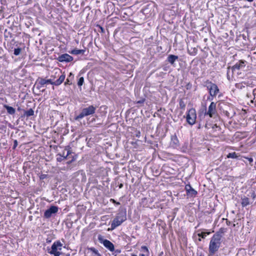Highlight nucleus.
I'll list each match as a JSON object with an SVG mask.
<instances>
[{"label":"nucleus","instance_id":"nucleus-1","mask_svg":"<svg viewBox=\"0 0 256 256\" xmlns=\"http://www.w3.org/2000/svg\"><path fill=\"white\" fill-rule=\"evenodd\" d=\"M222 243L221 236L218 234H215L212 237L209 247H208V256H214L218 250Z\"/></svg>","mask_w":256,"mask_h":256},{"label":"nucleus","instance_id":"nucleus-2","mask_svg":"<svg viewBox=\"0 0 256 256\" xmlns=\"http://www.w3.org/2000/svg\"><path fill=\"white\" fill-rule=\"evenodd\" d=\"M96 107L93 105H90L88 107L84 108L79 114L74 116V120L79 121L85 116L93 114L96 112Z\"/></svg>","mask_w":256,"mask_h":256},{"label":"nucleus","instance_id":"nucleus-3","mask_svg":"<svg viewBox=\"0 0 256 256\" xmlns=\"http://www.w3.org/2000/svg\"><path fill=\"white\" fill-rule=\"evenodd\" d=\"M204 87L206 88L208 91L209 94L212 98L216 97L220 92V90L218 86L209 80H206L204 82Z\"/></svg>","mask_w":256,"mask_h":256},{"label":"nucleus","instance_id":"nucleus-4","mask_svg":"<svg viewBox=\"0 0 256 256\" xmlns=\"http://www.w3.org/2000/svg\"><path fill=\"white\" fill-rule=\"evenodd\" d=\"M196 110L194 108L190 109L186 116V122L190 126H192L196 123Z\"/></svg>","mask_w":256,"mask_h":256},{"label":"nucleus","instance_id":"nucleus-5","mask_svg":"<svg viewBox=\"0 0 256 256\" xmlns=\"http://www.w3.org/2000/svg\"><path fill=\"white\" fill-rule=\"evenodd\" d=\"M62 246V244L60 242V240H57L54 242L51 248H50L48 247L47 248L48 252L51 254H54V256H60L61 252L58 251V246Z\"/></svg>","mask_w":256,"mask_h":256},{"label":"nucleus","instance_id":"nucleus-6","mask_svg":"<svg viewBox=\"0 0 256 256\" xmlns=\"http://www.w3.org/2000/svg\"><path fill=\"white\" fill-rule=\"evenodd\" d=\"M58 211V208L56 206H51L46 210L44 214V218L46 219L54 216Z\"/></svg>","mask_w":256,"mask_h":256},{"label":"nucleus","instance_id":"nucleus-7","mask_svg":"<svg viewBox=\"0 0 256 256\" xmlns=\"http://www.w3.org/2000/svg\"><path fill=\"white\" fill-rule=\"evenodd\" d=\"M98 242L103 244L104 246L110 251L114 250V244L110 240L104 239V236L101 234L98 236Z\"/></svg>","mask_w":256,"mask_h":256},{"label":"nucleus","instance_id":"nucleus-8","mask_svg":"<svg viewBox=\"0 0 256 256\" xmlns=\"http://www.w3.org/2000/svg\"><path fill=\"white\" fill-rule=\"evenodd\" d=\"M204 110V115H208L210 118H212L216 114V103L212 102L208 108V110H206V106H205Z\"/></svg>","mask_w":256,"mask_h":256},{"label":"nucleus","instance_id":"nucleus-9","mask_svg":"<svg viewBox=\"0 0 256 256\" xmlns=\"http://www.w3.org/2000/svg\"><path fill=\"white\" fill-rule=\"evenodd\" d=\"M45 84H48L46 82V80L45 78L39 77L36 80L34 86H36V88L40 90V91L44 92L45 90L44 88L41 90L42 88L44 87Z\"/></svg>","mask_w":256,"mask_h":256},{"label":"nucleus","instance_id":"nucleus-10","mask_svg":"<svg viewBox=\"0 0 256 256\" xmlns=\"http://www.w3.org/2000/svg\"><path fill=\"white\" fill-rule=\"evenodd\" d=\"M247 62L245 60H240L234 65L232 66V72L234 73L236 70H240L244 68Z\"/></svg>","mask_w":256,"mask_h":256},{"label":"nucleus","instance_id":"nucleus-11","mask_svg":"<svg viewBox=\"0 0 256 256\" xmlns=\"http://www.w3.org/2000/svg\"><path fill=\"white\" fill-rule=\"evenodd\" d=\"M56 60L60 62H68L72 61L74 58L72 56L68 54H64L60 55L58 58H56Z\"/></svg>","mask_w":256,"mask_h":256},{"label":"nucleus","instance_id":"nucleus-12","mask_svg":"<svg viewBox=\"0 0 256 256\" xmlns=\"http://www.w3.org/2000/svg\"><path fill=\"white\" fill-rule=\"evenodd\" d=\"M178 60V56L174 54H169L166 58V62L170 63L172 66H176V62Z\"/></svg>","mask_w":256,"mask_h":256},{"label":"nucleus","instance_id":"nucleus-13","mask_svg":"<svg viewBox=\"0 0 256 256\" xmlns=\"http://www.w3.org/2000/svg\"><path fill=\"white\" fill-rule=\"evenodd\" d=\"M124 222L121 220L119 218L116 216V218L112 220L111 224V230H113L116 227L120 226Z\"/></svg>","mask_w":256,"mask_h":256},{"label":"nucleus","instance_id":"nucleus-14","mask_svg":"<svg viewBox=\"0 0 256 256\" xmlns=\"http://www.w3.org/2000/svg\"><path fill=\"white\" fill-rule=\"evenodd\" d=\"M119 218L121 220L124 222L126 220V210L120 209L118 215L116 216Z\"/></svg>","mask_w":256,"mask_h":256},{"label":"nucleus","instance_id":"nucleus-15","mask_svg":"<svg viewBox=\"0 0 256 256\" xmlns=\"http://www.w3.org/2000/svg\"><path fill=\"white\" fill-rule=\"evenodd\" d=\"M34 115V111L32 108H30L28 110H24V114H22L20 118H28L30 116H33Z\"/></svg>","mask_w":256,"mask_h":256},{"label":"nucleus","instance_id":"nucleus-16","mask_svg":"<svg viewBox=\"0 0 256 256\" xmlns=\"http://www.w3.org/2000/svg\"><path fill=\"white\" fill-rule=\"evenodd\" d=\"M252 202H251L247 196H244L241 198V204L242 208L246 207L247 206L252 204Z\"/></svg>","mask_w":256,"mask_h":256},{"label":"nucleus","instance_id":"nucleus-17","mask_svg":"<svg viewBox=\"0 0 256 256\" xmlns=\"http://www.w3.org/2000/svg\"><path fill=\"white\" fill-rule=\"evenodd\" d=\"M152 203V201H148V200L146 198H144L141 199V201L140 202V206L143 208H148L150 206V204Z\"/></svg>","mask_w":256,"mask_h":256},{"label":"nucleus","instance_id":"nucleus-18","mask_svg":"<svg viewBox=\"0 0 256 256\" xmlns=\"http://www.w3.org/2000/svg\"><path fill=\"white\" fill-rule=\"evenodd\" d=\"M224 114L228 118H232L235 114L234 110L230 108L228 110H225L223 111Z\"/></svg>","mask_w":256,"mask_h":256},{"label":"nucleus","instance_id":"nucleus-19","mask_svg":"<svg viewBox=\"0 0 256 256\" xmlns=\"http://www.w3.org/2000/svg\"><path fill=\"white\" fill-rule=\"evenodd\" d=\"M4 108L6 110L8 114L10 115H14L16 113V110L12 106H9L6 104L4 105Z\"/></svg>","mask_w":256,"mask_h":256},{"label":"nucleus","instance_id":"nucleus-20","mask_svg":"<svg viewBox=\"0 0 256 256\" xmlns=\"http://www.w3.org/2000/svg\"><path fill=\"white\" fill-rule=\"evenodd\" d=\"M65 74H62L60 76L59 78L54 82V85L56 86H60L62 83L65 79Z\"/></svg>","mask_w":256,"mask_h":256},{"label":"nucleus","instance_id":"nucleus-21","mask_svg":"<svg viewBox=\"0 0 256 256\" xmlns=\"http://www.w3.org/2000/svg\"><path fill=\"white\" fill-rule=\"evenodd\" d=\"M86 52L85 50H78L76 48H74L71 51H69V53L74 55H78L80 54H84Z\"/></svg>","mask_w":256,"mask_h":256},{"label":"nucleus","instance_id":"nucleus-22","mask_svg":"<svg viewBox=\"0 0 256 256\" xmlns=\"http://www.w3.org/2000/svg\"><path fill=\"white\" fill-rule=\"evenodd\" d=\"M171 143L172 146L176 147L179 145V140L176 135L172 136L171 138Z\"/></svg>","mask_w":256,"mask_h":256},{"label":"nucleus","instance_id":"nucleus-23","mask_svg":"<svg viewBox=\"0 0 256 256\" xmlns=\"http://www.w3.org/2000/svg\"><path fill=\"white\" fill-rule=\"evenodd\" d=\"M240 155H238L236 152H230L227 156V158H235L238 160H240Z\"/></svg>","mask_w":256,"mask_h":256},{"label":"nucleus","instance_id":"nucleus-24","mask_svg":"<svg viewBox=\"0 0 256 256\" xmlns=\"http://www.w3.org/2000/svg\"><path fill=\"white\" fill-rule=\"evenodd\" d=\"M74 78V75L70 72L64 82V85H71L72 84V80Z\"/></svg>","mask_w":256,"mask_h":256},{"label":"nucleus","instance_id":"nucleus-25","mask_svg":"<svg viewBox=\"0 0 256 256\" xmlns=\"http://www.w3.org/2000/svg\"><path fill=\"white\" fill-rule=\"evenodd\" d=\"M227 78L228 80H230L233 78L234 73L232 72V68L229 66L227 68Z\"/></svg>","mask_w":256,"mask_h":256},{"label":"nucleus","instance_id":"nucleus-26","mask_svg":"<svg viewBox=\"0 0 256 256\" xmlns=\"http://www.w3.org/2000/svg\"><path fill=\"white\" fill-rule=\"evenodd\" d=\"M198 194L197 192L194 190L193 188L190 189L188 191L186 192L187 196L190 197H194Z\"/></svg>","mask_w":256,"mask_h":256},{"label":"nucleus","instance_id":"nucleus-27","mask_svg":"<svg viewBox=\"0 0 256 256\" xmlns=\"http://www.w3.org/2000/svg\"><path fill=\"white\" fill-rule=\"evenodd\" d=\"M188 52L190 56H196L198 52V49L196 48H188Z\"/></svg>","mask_w":256,"mask_h":256},{"label":"nucleus","instance_id":"nucleus-28","mask_svg":"<svg viewBox=\"0 0 256 256\" xmlns=\"http://www.w3.org/2000/svg\"><path fill=\"white\" fill-rule=\"evenodd\" d=\"M64 150H66V154H65V151H64L62 152V155H64V160L68 159L71 156L72 154V150L70 149L66 150L65 149Z\"/></svg>","mask_w":256,"mask_h":256},{"label":"nucleus","instance_id":"nucleus-29","mask_svg":"<svg viewBox=\"0 0 256 256\" xmlns=\"http://www.w3.org/2000/svg\"><path fill=\"white\" fill-rule=\"evenodd\" d=\"M248 196L251 197L252 200H254L256 198V193L254 190H251L249 194H248Z\"/></svg>","mask_w":256,"mask_h":256},{"label":"nucleus","instance_id":"nucleus-30","mask_svg":"<svg viewBox=\"0 0 256 256\" xmlns=\"http://www.w3.org/2000/svg\"><path fill=\"white\" fill-rule=\"evenodd\" d=\"M180 108L182 110H184L186 108V104L183 99L181 98L179 100Z\"/></svg>","mask_w":256,"mask_h":256},{"label":"nucleus","instance_id":"nucleus-31","mask_svg":"<svg viewBox=\"0 0 256 256\" xmlns=\"http://www.w3.org/2000/svg\"><path fill=\"white\" fill-rule=\"evenodd\" d=\"M110 252H112V254L114 256H116L117 254L121 252V250L120 249H115L114 246V250H110Z\"/></svg>","mask_w":256,"mask_h":256},{"label":"nucleus","instance_id":"nucleus-32","mask_svg":"<svg viewBox=\"0 0 256 256\" xmlns=\"http://www.w3.org/2000/svg\"><path fill=\"white\" fill-rule=\"evenodd\" d=\"M4 36L6 38H12V34L7 30H6L4 32Z\"/></svg>","mask_w":256,"mask_h":256},{"label":"nucleus","instance_id":"nucleus-33","mask_svg":"<svg viewBox=\"0 0 256 256\" xmlns=\"http://www.w3.org/2000/svg\"><path fill=\"white\" fill-rule=\"evenodd\" d=\"M210 234V232H202L200 233H198V236L200 237V238H205L206 236V234Z\"/></svg>","mask_w":256,"mask_h":256},{"label":"nucleus","instance_id":"nucleus-34","mask_svg":"<svg viewBox=\"0 0 256 256\" xmlns=\"http://www.w3.org/2000/svg\"><path fill=\"white\" fill-rule=\"evenodd\" d=\"M64 160V155L62 154H57L56 161L58 162H61Z\"/></svg>","mask_w":256,"mask_h":256},{"label":"nucleus","instance_id":"nucleus-35","mask_svg":"<svg viewBox=\"0 0 256 256\" xmlns=\"http://www.w3.org/2000/svg\"><path fill=\"white\" fill-rule=\"evenodd\" d=\"M225 232H226V228H221L218 232H217L216 234H218L219 235L221 236V238H222V234H224Z\"/></svg>","mask_w":256,"mask_h":256},{"label":"nucleus","instance_id":"nucleus-36","mask_svg":"<svg viewBox=\"0 0 256 256\" xmlns=\"http://www.w3.org/2000/svg\"><path fill=\"white\" fill-rule=\"evenodd\" d=\"M140 250L143 252H144L150 254V252L148 247L145 246H141Z\"/></svg>","mask_w":256,"mask_h":256},{"label":"nucleus","instance_id":"nucleus-37","mask_svg":"<svg viewBox=\"0 0 256 256\" xmlns=\"http://www.w3.org/2000/svg\"><path fill=\"white\" fill-rule=\"evenodd\" d=\"M84 82V78L83 77H80L79 78L78 82V86L79 87H80Z\"/></svg>","mask_w":256,"mask_h":256},{"label":"nucleus","instance_id":"nucleus-38","mask_svg":"<svg viewBox=\"0 0 256 256\" xmlns=\"http://www.w3.org/2000/svg\"><path fill=\"white\" fill-rule=\"evenodd\" d=\"M22 51V48H18L14 49V54L15 56H18L20 54V52Z\"/></svg>","mask_w":256,"mask_h":256},{"label":"nucleus","instance_id":"nucleus-39","mask_svg":"<svg viewBox=\"0 0 256 256\" xmlns=\"http://www.w3.org/2000/svg\"><path fill=\"white\" fill-rule=\"evenodd\" d=\"M242 84L245 85L246 86H249L250 88H254V84H252V82H242Z\"/></svg>","mask_w":256,"mask_h":256},{"label":"nucleus","instance_id":"nucleus-40","mask_svg":"<svg viewBox=\"0 0 256 256\" xmlns=\"http://www.w3.org/2000/svg\"><path fill=\"white\" fill-rule=\"evenodd\" d=\"M244 158L246 159L249 162V163L250 166H252V163L253 162V158L252 157L248 158V157L244 156Z\"/></svg>","mask_w":256,"mask_h":256},{"label":"nucleus","instance_id":"nucleus-41","mask_svg":"<svg viewBox=\"0 0 256 256\" xmlns=\"http://www.w3.org/2000/svg\"><path fill=\"white\" fill-rule=\"evenodd\" d=\"M192 188L190 184H186L185 186V190H186V192L188 191Z\"/></svg>","mask_w":256,"mask_h":256},{"label":"nucleus","instance_id":"nucleus-42","mask_svg":"<svg viewBox=\"0 0 256 256\" xmlns=\"http://www.w3.org/2000/svg\"><path fill=\"white\" fill-rule=\"evenodd\" d=\"M89 250L94 254L98 252L97 250H96L93 247L90 248Z\"/></svg>","mask_w":256,"mask_h":256},{"label":"nucleus","instance_id":"nucleus-43","mask_svg":"<svg viewBox=\"0 0 256 256\" xmlns=\"http://www.w3.org/2000/svg\"><path fill=\"white\" fill-rule=\"evenodd\" d=\"M18 146V141L17 140H14V146H12V149L14 150L16 146Z\"/></svg>","mask_w":256,"mask_h":256},{"label":"nucleus","instance_id":"nucleus-44","mask_svg":"<svg viewBox=\"0 0 256 256\" xmlns=\"http://www.w3.org/2000/svg\"><path fill=\"white\" fill-rule=\"evenodd\" d=\"M54 82H53L51 79L46 80V82L48 84H51L52 85H54Z\"/></svg>","mask_w":256,"mask_h":256},{"label":"nucleus","instance_id":"nucleus-45","mask_svg":"<svg viewBox=\"0 0 256 256\" xmlns=\"http://www.w3.org/2000/svg\"><path fill=\"white\" fill-rule=\"evenodd\" d=\"M145 101V98H142L140 100L136 102V104H144Z\"/></svg>","mask_w":256,"mask_h":256},{"label":"nucleus","instance_id":"nucleus-46","mask_svg":"<svg viewBox=\"0 0 256 256\" xmlns=\"http://www.w3.org/2000/svg\"><path fill=\"white\" fill-rule=\"evenodd\" d=\"M110 201L112 202V203L116 204V205H120V202H116L114 199L111 198L110 200Z\"/></svg>","mask_w":256,"mask_h":256},{"label":"nucleus","instance_id":"nucleus-47","mask_svg":"<svg viewBox=\"0 0 256 256\" xmlns=\"http://www.w3.org/2000/svg\"><path fill=\"white\" fill-rule=\"evenodd\" d=\"M72 159L71 160H69V161L67 162L66 164H71L72 162H74V160H75L76 158H74V156H72Z\"/></svg>","mask_w":256,"mask_h":256},{"label":"nucleus","instance_id":"nucleus-48","mask_svg":"<svg viewBox=\"0 0 256 256\" xmlns=\"http://www.w3.org/2000/svg\"><path fill=\"white\" fill-rule=\"evenodd\" d=\"M47 177V175L46 174H42L40 176V178L41 180H43L46 178Z\"/></svg>","mask_w":256,"mask_h":256},{"label":"nucleus","instance_id":"nucleus-49","mask_svg":"<svg viewBox=\"0 0 256 256\" xmlns=\"http://www.w3.org/2000/svg\"><path fill=\"white\" fill-rule=\"evenodd\" d=\"M162 68L163 70L164 71H167L169 68V66H162Z\"/></svg>","mask_w":256,"mask_h":256},{"label":"nucleus","instance_id":"nucleus-50","mask_svg":"<svg viewBox=\"0 0 256 256\" xmlns=\"http://www.w3.org/2000/svg\"><path fill=\"white\" fill-rule=\"evenodd\" d=\"M140 256H150V254L146 253V254H140Z\"/></svg>","mask_w":256,"mask_h":256},{"label":"nucleus","instance_id":"nucleus-51","mask_svg":"<svg viewBox=\"0 0 256 256\" xmlns=\"http://www.w3.org/2000/svg\"><path fill=\"white\" fill-rule=\"evenodd\" d=\"M17 110L18 111V112H21V111H23L24 112V109L18 106L17 108Z\"/></svg>","mask_w":256,"mask_h":256},{"label":"nucleus","instance_id":"nucleus-52","mask_svg":"<svg viewBox=\"0 0 256 256\" xmlns=\"http://www.w3.org/2000/svg\"><path fill=\"white\" fill-rule=\"evenodd\" d=\"M150 40H152V36H151L148 40H146V42L148 43V42H150Z\"/></svg>","mask_w":256,"mask_h":256},{"label":"nucleus","instance_id":"nucleus-53","mask_svg":"<svg viewBox=\"0 0 256 256\" xmlns=\"http://www.w3.org/2000/svg\"><path fill=\"white\" fill-rule=\"evenodd\" d=\"M214 98H212L210 95L208 97L207 100H212Z\"/></svg>","mask_w":256,"mask_h":256},{"label":"nucleus","instance_id":"nucleus-54","mask_svg":"<svg viewBox=\"0 0 256 256\" xmlns=\"http://www.w3.org/2000/svg\"><path fill=\"white\" fill-rule=\"evenodd\" d=\"M118 187H119L120 188H122L123 187V184H122V183L118 184Z\"/></svg>","mask_w":256,"mask_h":256},{"label":"nucleus","instance_id":"nucleus-55","mask_svg":"<svg viewBox=\"0 0 256 256\" xmlns=\"http://www.w3.org/2000/svg\"><path fill=\"white\" fill-rule=\"evenodd\" d=\"M245 86H245V85H244V84H242V85H241V86H240V89H242V88H244Z\"/></svg>","mask_w":256,"mask_h":256},{"label":"nucleus","instance_id":"nucleus-56","mask_svg":"<svg viewBox=\"0 0 256 256\" xmlns=\"http://www.w3.org/2000/svg\"><path fill=\"white\" fill-rule=\"evenodd\" d=\"M46 242L47 243H50L51 242V240H50L49 238H47L46 240Z\"/></svg>","mask_w":256,"mask_h":256},{"label":"nucleus","instance_id":"nucleus-57","mask_svg":"<svg viewBox=\"0 0 256 256\" xmlns=\"http://www.w3.org/2000/svg\"><path fill=\"white\" fill-rule=\"evenodd\" d=\"M94 256H102L101 254L98 252L96 254H95V255Z\"/></svg>","mask_w":256,"mask_h":256},{"label":"nucleus","instance_id":"nucleus-58","mask_svg":"<svg viewBox=\"0 0 256 256\" xmlns=\"http://www.w3.org/2000/svg\"><path fill=\"white\" fill-rule=\"evenodd\" d=\"M100 28L101 29L102 32H104V29L102 27L100 26Z\"/></svg>","mask_w":256,"mask_h":256},{"label":"nucleus","instance_id":"nucleus-59","mask_svg":"<svg viewBox=\"0 0 256 256\" xmlns=\"http://www.w3.org/2000/svg\"><path fill=\"white\" fill-rule=\"evenodd\" d=\"M62 250V246H58V250Z\"/></svg>","mask_w":256,"mask_h":256},{"label":"nucleus","instance_id":"nucleus-60","mask_svg":"<svg viewBox=\"0 0 256 256\" xmlns=\"http://www.w3.org/2000/svg\"><path fill=\"white\" fill-rule=\"evenodd\" d=\"M8 126H9V127H10V128H13V126H12V125L10 124H8Z\"/></svg>","mask_w":256,"mask_h":256},{"label":"nucleus","instance_id":"nucleus-61","mask_svg":"<svg viewBox=\"0 0 256 256\" xmlns=\"http://www.w3.org/2000/svg\"><path fill=\"white\" fill-rule=\"evenodd\" d=\"M198 128H201V124H200L199 125H198Z\"/></svg>","mask_w":256,"mask_h":256},{"label":"nucleus","instance_id":"nucleus-62","mask_svg":"<svg viewBox=\"0 0 256 256\" xmlns=\"http://www.w3.org/2000/svg\"><path fill=\"white\" fill-rule=\"evenodd\" d=\"M32 216H29V219H30V220H32Z\"/></svg>","mask_w":256,"mask_h":256},{"label":"nucleus","instance_id":"nucleus-63","mask_svg":"<svg viewBox=\"0 0 256 256\" xmlns=\"http://www.w3.org/2000/svg\"><path fill=\"white\" fill-rule=\"evenodd\" d=\"M226 223H227V224H230V222H229V221H226Z\"/></svg>","mask_w":256,"mask_h":256},{"label":"nucleus","instance_id":"nucleus-64","mask_svg":"<svg viewBox=\"0 0 256 256\" xmlns=\"http://www.w3.org/2000/svg\"><path fill=\"white\" fill-rule=\"evenodd\" d=\"M131 256H136V254H131Z\"/></svg>","mask_w":256,"mask_h":256}]
</instances>
